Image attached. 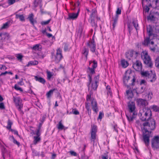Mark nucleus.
<instances>
[{"mask_svg": "<svg viewBox=\"0 0 159 159\" xmlns=\"http://www.w3.org/2000/svg\"><path fill=\"white\" fill-rule=\"evenodd\" d=\"M89 82L88 83V86L89 89L90 90L89 95H87L86 100L87 101H91L93 110L95 112L97 113L98 111L97 103L95 99L91 98V95H93V90H96L98 87V84L99 80V76L98 75L95 76L92 80L91 75H89Z\"/></svg>", "mask_w": 159, "mask_h": 159, "instance_id": "1", "label": "nucleus"}, {"mask_svg": "<svg viewBox=\"0 0 159 159\" xmlns=\"http://www.w3.org/2000/svg\"><path fill=\"white\" fill-rule=\"evenodd\" d=\"M136 80L134 73L131 70H128L126 71L125 75L123 78V82L128 89L126 91V93L128 99L131 98L134 96L131 88L129 87L130 85H134Z\"/></svg>", "mask_w": 159, "mask_h": 159, "instance_id": "2", "label": "nucleus"}, {"mask_svg": "<svg viewBox=\"0 0 159 159\" xmlns=\"http://www.w3.org/2000/svg\"><path fill=\"white\" fill-rule=\"evenodd\" d=\"M148 0H142V3L143 8V15L145 18L147 17L148 20L150 21H154L159 19V9L155 8L151 11L149 14L148 12L150 9L149 7H151L150 4L149 7L147 6H143L144 1H147Z\"/></svg>", "mask_w": 159, "mask_h": 159, "instance_id": "3", "label": "nucleus"}, {"mask_svg": "<svg viewBox=\"0 0 159 159\" xmlns=\"http://www.w3.org/2000/svg\"><path fill=\"white\" fill-rule=\"evenodd\" d=\"M136 123L141 127L143 132L145 133H151V130H153L156 127L155 121L152 118L144 122L137 120Z\"/></svg>", "mask_w": 159, "mask_h": 159, "instance_id": "4", "label": "nucleus"}, {"mask_svg": "<svg viewBox=\"0 0 159 159\" xmlns=\"http://www.w3.org/2000/svg\"><path fill=\"white\" fill-rule=\"evenodd\" d=\"M128 107L129 114L126 115L127 118L130 123L132 122L134 119V116L137 114L135 111V104L133 102H129L128 104Z\"/></svg>", "mask_w": 159, "mask_h": 159, "instance_id": "5", "label": "nucleus"}, {"mask_svg": "<svg viewBox=\"0 0 159 159\" xmlns=\"http://www.w3.org/2000/svg\"><path fill=\"white\" fill-rule=\"evenodd\" d=\"M139 115L142 121H146L151 118V111L149 108L144 107L140 111Z\"/></svg>", "mask_w": 159, "mask_h": 159, "instance_id": "6", "label": "nucleus"}, {"mask_svg": "<svg viewBox=\"0 0 159 159\" xmlns=\"http://www.w3.org/2000/svg\"><path fill=\"white\" fill-rule=\"evenodd\" d=\"M141 57L144 63L149 67H151L153 63L150 56L146 51L142 52L141 53Z\"/></svg>", "mask_w": 159, "mask_h": 159, "instance_id": "7", "label": "nucleus"}, {"mask_svg": "<svg viewBox=\"0 0 159 159\" xmlns=\"http://www.w3.org/2000/svg\"><path fill=\"white\" fill-rule=\"evenodd\" d=\"M139 53L136 51L130 50L126 52V57L129 60H134L137 57Z\"/></svg>", "mask_w": 159, "mask_h": 159, "instance_id": "8", "label": "nucleus"}, {"mask_svg": "<svg viewBox=\"0 0 159 159\" xmlns=\"http://www.w3.org/2000/svg\"><path fill=\"white\" fill-rule=\"evenodd\" d=\"M13 99L17 108L19 111H21L23 106L22 100L19 97L15 98L14 97Z\"/></svg>", "mask_w": 159, "mask_h": 159, "instance_id": "9", "label": "nucleus"}, {"mask_svg": "<svg viewBox=\"0 0 159 159\" xmlns=\"http://www.w3.org/2000/svg\"><path fill=\"white\" fill-rule=\"evenodd\" d=\"M97 131V126L95 125H93L92 127L90 138L91 141V142H93V144L95 142V140L96 139Z\"/></svg>", "mask_w": 159, "mask_h": 159, "instance_id": "10", "label": "nucleus"}, {"mask_svg": "<svg viewBox=\"0 0 159 159\" xmlns=\"http://www.w3.org/2000/svg\"><path fill=\"white\" fill-rule=\"evenodd\" d=\"M152 146L154 149L159 148V137L156 136L152 140Z\"/></svg>", "mask_w": 159, "mask_h": 159, "instance_id": "11", "label": "nucleus"}, {"mask_svg": "<svg viewBox=\"0 0 159 159\" xmlns=\"http://www.w3.org/2000/svg\"><path fill=\"white\" fill-rule=\"evenodd\" d=\"M62 57V50L60 48H59L57 50V52L55 59V61L57 63L59 62Z\"/></svg>", "mask_w": 159, "mask_h": 159, "instance_id": "12", "label": "nucleus"}, {"mask_svg": "<svg viewBox=\"0 0 159 159\" xmlns=\"http://www.w3.org/2000/svg\"><path fill=\"white\" fill-rule=\"evenodd\" d=\"M133 67L136 70L141 71L142 68V63L139 61H136L133 64Z\"/></svg>", "mask_w": 159, "mask_h": 159, "instance_id": "13", "label": "nucleus"}, {"mask_svg": "<svg viewBox=\"0 0 159 159\" xmlns=\"http://www.w3.org/2000/svg\"><path fill=\"white\" fill-rule=\"evenodd\" d=\"M137 104L139 107H145L148 105L147 102L145 100L138 98L136 100Z\"/></svg>", "mask_w": 159, "mask_h": 159, "instance_id": "14", "label": "nucleus"}, {"mask_svg": "<svg viewBox=\"0 0 159 159\" xmlns=\"http://www.w3.org/2000/svg\"><path fill=\"white\" fill-rule=\"evenodd\" d=\"M80 9L78 8L77 12L76 13H72L68 14V17L67 18L68 20H75L76 19L79 15Z\"/></svg>", "mask_w": 159, "mask_h": 159, "instance_id": "15", "label": "nucleus"}, {"mask_svg": "<svg viewBox=\"0 0 159 159\" xmlns=\"http://www.w3.org/2000/svg\"><path fill=\"white\" fill-rule=\"evenodd\" d=\"M88 45L89 47L90 50L94 52L96 49L95 43L93 40H90L88 43Z\"/></svg>", "mask_w": 159, "mask_h": 159, "instance_id": "16", "label": "nucleus"}, {"mask_svg": "<svg viewBox=\"0 0 159 159\" xmlns=\"http://www.w3.org/2000/svg\"><path fill=\"white\" fill-rule=\"evenodd\" d=\"M143 133V139L144 142L146 146H148L149 143V138L150 137V133H145V132Z\"/></svg>", "mask_w": 159, "mask_h": 159, "instance_id": "17", "label": "nucleus"}, {"mask_svg": "<svg viewBox=\"0 0 159 159\" xmlns=\"http://www.w3.org/2000/svg\"><path fill=\"white\" fill-rule=\"evenodd\" d=\"M119 14V8H118L117 10L116 11V14L115 16L113 17V27H115V26L116 25V23H117V21L118 18V15Z\"/></svg>", "mask_w": 159, "mask_h": 159, "instance_id": "18", "label": "nucleus"}, {"mask_svg": "<svg viewBox=\"0 0 159 159\" xmlns=\"http://www.w3.org/2000/svg\"><path fill=\"white\" fill-rule=\"evenodd\" d=\"M90 17L91 19H97L98 20H100V18L98 17L97 16V11L95 9L92 10L91 14L90 15Z\"/></svg>", "mask_w": 159, "mask_h": 159, "instance_id": "19", "label": "nucleus"}, {"mask_svg": "<svg viewBox=\"0 0 159 159\" xmlns=\"http://www.w3.org/2000/svg\"><path fill=\"white\" fill-rule=\"evenodd\" d=\"M34 15L31 13L29 15L28 17L29 21L33 26H34L35 23H37L36 20L34 19Z\"/></svg>", "mask_w": 159, "mask_h": 159, "instance_id": "20", "label": "nucleus"}, {"mask_svg": "<svg viewBox=\"0 0 159 159\" xmlns=\"http://www.w3.org/2000/svg\"><path fill=\"white\" fill-rule=\"evenodd\" d=\"M10 37L9 34L6 33H2L1 36V40L4 39L8 40Z\"/></svg>", "mask_w": 159, "mask_h": 159, "instance_id": "21", "label": "nucleus"}, {"mask_svg": "<svg viewBox=\"0 0 159 159\" xmlns=\"http://www.w3.org/2000/svg\"><path fill=\"white\" fill-rule=\"evenodd\" d=\"M34 78L35 80L38 81L43 84H44L46 82L45 80L41 77L39 76H35Z\"/></svg>", "mask_w": 159, "mask_h": 159, "instance_id": "22", "label": "nucleus"}, {"mask_svg": "<svg viewBox=\"0 0 159 159\" xmlns=\"http://www.w3.org/2000/svg\"><path fill=\"white\" fill-rule=\"evenodd\" d=\"M147 32L149 37L153 34L152 28L150 25H149L147 26Z\"/></svg>", "mask_w": 159, "mask_h": 159, "instance_id": "23", "label": "nucleus"}, {"mask_svg": "<svg viewBox=\"0 0 159 159\" xmlns=\"http://www.w3.org/2000/svg\"><path fill=\"white\" fill-rule=\"evenodd\" d=\"M121 64L122 67L124 68H126L129 65V63L127 61L124 59L121 60Z\"/></svg>", "mask_w": 159, "mask_h": 159, "instance_id": "24", "label": "nucleus"}, {"mask_svg": "<svg viewBox=\"0 0 159 159\" xmlns=\"http://www.w3.org/2000/svg\"><path fill=\"white\" fill-rule=\"evenodd\" d=\"M149 81L151 82H153L156 80V75L155 74L151 73L149 75V78H148Z\"/></svg>", "mask_w": 159, "mask_h": 159, "instance_id": "25", "label": "nucleus"}, {"mask_svg": "<svg viewBox=\"0 0 159 159\" xmlns=\"http://www.w3.org/2000/svg\"><path fill=\"white\" fill-rule=\"evenodd\" d=\"M38 64V62L36 60L30 61L28 62L26 66H29L32 65H36Z\"/></svg>", "mask_w": 159, "mask_h": 159, "instance_id": "26", "label": "nucleus"}, {"mask_svg": "<svg viewBox=\"0 0 159 159\" xmlns=\"http://www.w3.org/2000/svg\"><path fill=\"white\" fill-rule=\"evenodd\" d=\"M145 88V86H141L140 89H138V90L136 91L137 94L143 93L144 91Z\"/></svg>", "mask_w": 159, "mask_h": 159, "instance_id": "27", "label": "nucleus"}, {"mask_svg": "<svg viewBox=\"0 0 159 159\" xmlns=\"http://www.w3.org/2000/svg\"><path fill=\"white\" fill-rule=\"evenodd\" d=\"M141 74L142 76L148 77V78H149V75L150 74L148 72V71H142V70L140 71Z\"/></svg>", "mask_w": 159, "mask_h": 159, "instance_id": "28", "label": "nucleus"}, {"mask_svg": "<svg viewBox=\"0 0 159 159\" xmlns=\"http://www.w3.org/2000/svg\"><path fill=\"white\" fill-rule=\"evenodd\" d=\"M152 5L154 7L159 6V0H153L152 2Z\"/></svg>", "mask_w": 159, "mask_h": 159, "instance_id": "29", "label": "nucleus"}, {"mask_svg": "<svg viewBox=\"0 0 159 159\" xmlns=\"http://www.w3.org/2000/svg\"><path fill=\"white\" fill-rule=\"evenodd\" d=\"M89 65H92V68L95 69L97 66V63L95 61H93V62L92 61H89Z\"/></svg>", "mask_w": 159, "mask_h": 159, "instance_id": "30", "label": "nucleus"}, {"mask_svg": "<svg viewBox=\"0 0 159 159\" xmlns=\"http://www.w3.org/2000/svg\"><path fill=\"white\" fill-rule=\"evenodd\" d=\"M34 144H36L37 143L40 142V138L39 136H34Z\"/></svg>", "mask_w": 159, "mask_h": 159, "instance_id": "31", "label": "nucleus"}, {"mask_svg": "<svg viewBox=\"0 0 159 159\" xmlns=\"http://www.w3.org/2000/svg\"><path fill=\"white\" fill-rule=\"evenodd\" d=\"M89 53L88 49L86 48H84L83 50L82 51V53L86 57H87V55Z\"/></svg>", "mask_w": 159, "mask_h": 159, "instance_id": "32", "label": "nucleus"}, {"mask_svg": "<svg viewBox=\"0 0 159 159\" xmlns=\"http://www.w3.org/2000/svg\"><path fill=\"white\" fill-rule=\"evenodd\" d=\"M10 24V22H7L4 24L1 28V29H4L7 28L9 26Z\"/></svg>", "mask_w": 159, "mask_h": 159, "instance_id": "33", "label": "nucleus"}, {"mask_svg": "<svg viewBox=\"0 0 159 159\" xmlns=\"http://www.w3.org/2000/svg\"><path fill=\"white\" fill-rule=\"evenodd\" d=\"M57 128L59 129L62 130L64 128V126L62 125L61 121H60L59 122L58 124L57 125Z\"/></svg>", "mask_w": 159, "mask_h": 159, "instance_id": "34", "label": "nucleus"}, {"mask_svg": "<svg viewBox=\"0 0 159 159\" xmlns=\"http://www.w3.org/2000/svg\"><path fill=\"white\" fill-rule=\"evenodd\" d=\"M89 75H90L92 77V75L93 74L95 73L94 69L92 68H91L89 67Z\"/></svg>", "mask_w": 159, "mask_h": 159, "instance_id": "35", "label": "nucleus"}, {"mask_svg": "<svg viewBox=\"0 0 159 159\" xmlns=\"http://www.w3.org/2000/svg\"><path fill=\"white\" fill-rule=\"evenodd\" d=\"M106 89L107 91V93L108 95H110V96H111L112 95V92L111 90V88L110 86H107L106 87Z\"/></svg>", "mask_w": 159, "mask_h": 159, "instance_id": "36", "label": "nucleus"}, {"mask_svg": "<svg viewBox=\"0 0 159 159\" xmlns=\"http://www.w3.org/2000/svg\"><path fill=\"white\" fill-rule=\"evenodd\" d=\"M150 41L149 38H147L145 39L144 42L143 43V44L145 45H149Z\"/></svg>", "mask_w": 159, "mask_h": 159, "instance_id": "37", "label": "nucleus"}, {"mask_svg": "<svg viewBox=\"0 0 159 159\" xmlns=\"http://www.w3.org/2000/svg\"><path fill=\"white\" fill-rule=\"evenodd\" d=\"M152 97V92H149L146 95V97L147 98L148 100H150L151 99Z\"/></svg>", "mask_w": 159, "mask_h": 159, "instance_id": "38", "label": "nucleus"}, {"mask_svg": "<svg viewBox=\"0 0 159 159\" xmlns=\"http://www.w3.org/2000/svg\"><path fill=\"white\" fill-rule=\"evenodd\" d=\"M70 47L68 44L65 43V44L64 47V50L65 51H67L69 50Z\"/></svg>", "mask_w": 159, "mask_h": 159, "instance_id": "39", "label": "nucleus"}, {"mask_svg": "<svg viewBox=\"0 0 159 159\" xmlns=\"http://www.w3.org/2000/svg\"><path fill=\"white\" fill-rule=\"evenodd\" d=\"M12 124V122L10 120H8V125L7 127V128L11 130V126Z\"/></svg>", "mask_w": 159, "mask_h": 159, "instance_id": "40", "label": "nucleus"}, {"mask_svg": "<svg viewBox=\"0 0 159 159\" xmlns=\"http://www.w3.org/2000/svg\"><path fill=\"white\" fill-rule=\"evenodd\" d=\"M155 65L156 67L159 69V56L157 57L155 60Z\"/></svg>", "mask_w": 159, "mask_h": 159, "instance_id": "41", "label": "nucleus"}, {"mask_svg": "<svg viewBox=\"0 0 159 159\" xmlns=\"http://www.w3.org/2000/svg\"><path fill=\"white\" fill-rule=\"evenodd\" d=\"M53 90H50L49 91H48L47 93V96L48 98L50 97L51 95L52 94L53 91Z\"/></svg>", "mask_w": 159, "mask_h": 159, "instance_id": "42", "label": "nucleus"}, {"mask_svg": "<svg viewBox=\"0 0 159 159\" xmlns=\"http://www.w3.org/2000/svg\"><path fill=\"white\" fill-rule=\"evenodd\" d=\"M95 19H91V25L93 27L96 28L97 26V24L94 21Z\"/></svg>", "mask_w": 159, "mask_h": 159, "instance_id": "43", "label": "nucleus"}, {"mask_svg": "<svg viewBox=\"0 0 159 159\" xmlns=\"http://www.w3.org/2000/svg\"><path fill=\"white\" fill-rule=\"evenodd\" d=\"M132 23L135 29L137 30L138 29V25L137 21H134Z\"/></svg>", "mask_w": 159, "mask_h": 159, "instance_id": "44", "label": "nucleus"}, {"mask_svg": "<svg viewBox=\"0 0 159 159\" xmlns=\"http://www.w3.org/2000/svg\"><path fill=\"white\" fill-rule=\"evenodd\" d=\"M47 73L48 79V80H50L51 77L52 76V75L50 71H47Z\"/></svg>", "mask_w": 159, "mask_h": 159, "instance_id": "45", "label": "nucleus"}, {"mask_svg": "<svg viewBox=\"0 0 159 159\" xmlns=\"http://www.w3.org/2000/svg\"><path fill=\"white\" fill-rule=\"evenodd\" d=\"M51 21V19H49L47 21H43L41 22V24L42 25H46L48 24Z\"/></svg>", "mask_w": 159, "mask_h": 159, "instance_id": "46", "label": "nucleus"}, {"mask_svg": "<svg viewBox=\"0 0 159 159\" xmlns=\"http://www.w3.org/2000/svg\"><path fill=\"white\" fill-rule=\"evenodd\" d=\"M14 88L15 89L17 90H19L20 92H22L23 91L21 88L20 87L18 86L16 84L15 85Z\"/></svg>", "mask_w": 159, "mask_h": 159, "instance_id": "47", "label": "nucleus"}, {"mask_svg": "<svg viewBox=\"0 0 159 159\" xmlns=\"http://www.w3.org/2000/svg\"><path fill=\"white\" fill-rule=\"evenodd\" d=\"M150 46V48L152 51L154 52L156 49V47L157 46L156 45H149Z\"/></svg>", "mask_w": 159, "mask_h": 159, "instance_id": "48", "label": "nucleus"}, {"mask_svg": "<svg viewBox=\"0 0 159 159\" xmlns=\"http://www.w3.org/2000/svg\"><path fill=\"white\" fill-rule=\"evenodd\" d=\"M80 3L79 1H77V2L75 3L74 5H73V6L75 7L74 8L72 9V10H74L75 9V8L78 7L80 5Z\"/></svg>", "mask_w": 159, "mask_h": 159, "instance_id": "49", "label": "nucleus"}, {"mask_svg": "<svg viewBox=\"0 0 159 159\" xmlns=\"http://www.w3.org/2000/svg\"><path fill=\"white\" fill-rule=\"evenodd\" d=\"M41 0H35L34 3L35 7H37L38 4L41 3Z\"/></svg>", "mask_w": 159, "mask_h": 159, "instance_id": "50", "label": "nucleus"}, {"mask_svg": "<svg viewBox=\"0 0 159 159\" xmlns=\"http://www.w3.org/2000/svg\"><path fill=\"white\" fill-rule=\"evenodd\" d=\"M10 131L13 133L14 134L20 137V136L19 135L18 131L17 130L11 129Z\"/></svg>", "mask_w": 159, "mask_h": 159, "instance_id": "51", "label": "nucleus"}, {"mask_svg": "<svg viewBox=\"0 0 159 159\" xmlns=\"http://www.w3.org/2000/svg\"><path fill=\"white\" fill-rule=\"evenodd\" d=\"M108 156L107 153H105L104 155H102V159H108Z\"/></svg>", "mask_w": 159, "mask_h": 159, "instance_id": "52", "label": "nucleus"}, {"mask_svg": "<svg viewBox=\"0 0 159 159\" xmlns=\"http://www.w3.org/2000/svg\"><path fill=\"white\" fill-rule=\"evenodd\" d=\"M72 112L73 114L75 115H79V112L76 109H73L72 110Z\"/></svg>", "mask_w": 159, "mask_h": 159, "instance_id": "53", "label": "nucleus"}, {"mask_svg": "<svg viewBox=\"0 0 159 159\" xmlns=\"http://www.w3.org/2000/svg\"><path fill=\"white\" fill-rule=\"evenodd\" d=\"M23 56L20 54H18L17 55L16 57L18 60L21 61Z\"/></svg>", "mask_w": 159, "mask_h": 159, "instance_id": "54", "label": "nucleus"}, {"mask_svg": "<svg viewBox=\"0 0 159 159\" xmlns=\"http://www.w3.org/2000/svg\"><path fill=\"white\" fill-rule=\"evenodd\" d=\"M15 2V0H8V2L9 5L13 4Z\"/></svg>", "mask_w": 159, "mask_h": 159, "instance_id": "55", "label": "nucleus"}, {"mask_svg": "<svg viewBox=\"0 0 159 159\" xmlns=\"http://www.w3.org/2000/svg\"><path fill=\"white\" fill-rule=\"evenodd\" d=\"M39 45L36 44L33 46V49L34 50H38L39 49Z\"/></svg>", "mask_w": 159, "mask_h": 159, "instance_id": "56", "label": "nucleus"}, {"mask_svg": "<svg viewBox=\"0 0 159 159\" xmlns=\"http://www.w3.org/2000/svg\"><path fill=\"white\" fill-rule=\"evenodd\" d=\"M5 108L3 102H1L0 103V109H4Z\"/></svg>", "mask_w": 159, "mask_h": 159, "instance_id": "57", "label": "nucleus"}, {"mask_svg": "<svg viewBox=\"0 0 159 159\" xmlns=\"http://www.w3.org/2000/svg\"><path fill=\"white\" fill-rule=\"evenodd\" d=\"M70 154L72 156H77L76 153L74 151H70Z\"/></svg>", "mask_w": 159, "mask_h": 159, "instance_id": "58", "label": "nucleus"}, {"mask_svg": "<svg viewBox=\"0 0 159 159\" xmlns=\"http://www.w3.org/2000/svg\"><path fill=\"white\" fill-rule=\"evenodd\" d=\"M0 69L2 70L3 71L6 70L7 69V68L5 66L2 65H1V67H0Z\"/></svg>", "mask_w": 159, "mask_h": 159, "instance_id": "59", "label": "nucleus"}, {"mask_svg": "<svg viewBox=\"0 0 159 159\" xmlns=\"http://www.w3.org/2000/svg\"><path fill=\"white\" fill-rule=\"evenodd\" d=\"M20 20L23 21L25 20L24 17L22 15H20L19 18Z\"/></svg>", "mask_w": 159, "mask_h": 159, "instance_id": "60", "label": "nucleus"}, {"mask_svg": "<svg viewBox=\"0 0 159 159\" xmlns=\"http://www.w3.org/2000/svg\"><path fill=\"white\" fill-rule=\"evenodd\" d=\"M103 115V114L102 112H100L98 116V119H101L102 118V116Z\"/></svg>", "mask_w": 159, "mask_h": 159, "instance_id": "61", "label": "nucleus"}, {"mask_svg": "<svg viewBox=\"0 0 159 159\" xmlns=\"http://www.w3.org/2000/svg\"><path fill=\"white\" fill-rule=\"evenodd\" d=\"M152 108L155 111H158V108L156 106H153L152 107Z\"/></svg>", "mask_w": 159, "mask_h": 159, "instance_id": "62", "label": "nucleus"}, {"mask_svg": "<svg viewBox=\"0 0 159 159\" xmlns=\"http://www.w3.org/2000/svg\"><path fill=\"white\" fill-rule=\"evenodd\" d=\"M13 142L15 143L17 145L19 146L20 145V143L18 142V141H17L15 139H14V140L13 141Z\"/></svg>", "mask_w": 159, "mask_h": 159, "instance_id": "63", "label": "nucleus"}, {"mask_svg": "<svg viewBox=\"0 0 159 159\" xmlns=\"http://www.w3.org/2000/svg\"><path fill=\"white\" fill-rule=\"evenodd\" d=\"M83 31V29L82 27H81L79 29V30L78 33L80 34V35H81Z\"/></svg>", "mask_w": 159, "mask_h": 159, "instance_id": "64", "label": "nucleus"}]
</instances>
